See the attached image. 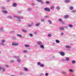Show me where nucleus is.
<instances>
[{
    "mask_svg": "<svg viewBox=\"0 0 76 76\" xmlns=\"http://www.w3.org/2000/svg\"><path fill=\"white\" fill-rule=\"evenodd\" d=\"M14 18H16V19L17 22H20V21H21L20 19L22 18V17L16 15L14 16Z\"/></svg>",
    "mask_w": 76,
    "mask_h": 76,
    "instance_id": "nucleus-1",
    "label": "nucleus"
},
{
    "mask_svg": "<svg viewBox=\"0 0 76 76\" xmlns=\"http://www.w3.org/2000/svg\"><path fill=\"white\" fill-rule=\"evenodd\" d=\"M37 66H39L41 67H44V64H41V63L40 62H37Z\"/></svg>",
    "mask_w": 76,
    "mask_h": 76,
    "instance_id": "nucleus-2",
    "label": "nucleus"
},
{
    "mask_svg": "<svg viewBox=\"0 0 76 76\" xmlns=\"http://www.w3.org/2000/svg\"><path fill=\"white\" fill-rule=\"evenodd\" d=\"M12 45L14 46H18L19 43L15 42H12Z\"/></svg>",
    "mask_w": 76,
    "mask_h": 76,
    "instance_id": "nucleus-3",
    "label": "nucleus"
},
{
    "mask_svg": "<svg viewBox=\"0 0 76 76\" xmlns=\"http://www.w3.org/2000/svg\"><path fill=\"white\" fill-rule=\"evenodd\" d=\"M1 42L2 43H1V45L2 46H4L5 44L4 43V42H5V40L3 39H2L1 40Z\"/></svg>",
    "mask_w": 76,
    "mask_h": 76,
    "instance_id": "nucleus-4",
    "label": "nucleus"
},
{
    "mask_svg": "<svg viewBox=\"0 0 76 76\" xmlns=\"http://www.w3.org/2000/svg\"><path fill=\"white\" fill-rule=\"evenodd\" d=\"M45 11H46L47 12H50V9L48 7H46L44 8V9Z\"/></svg>",
    "mask_w": 76,
    "mask_h": 76,
    "instance_id": "nucleus-5",
    "label": "nucleus"
},
{
    "mask_svg": "<svg viewBox=\"0 0 76 76\" xmlns=\"http://www.w3.org/2000/svg\"><path fill=\"white\" fill-rule=\"evenodd\" d=\"M58 21L61 23V24H64L65 23L62 20L61 18L58 19Z\"/></svg>",
    "mask_w": 76,
    "mask_h": 76,
    "instance_id": "nucleus-6",
    "label": "nucleus"
},
{
    "mask_svg": "<svg viewBox=\"0 0 76 76\" xmlns=\"http://www.w3.org/2000/svg\"><path fill=\"white\" fill-rule=\"evenodd\" d=\"M38 3H41L42 4H44V2L42 1V0H36Z\"/></svg>",
    "mask_w": 76,
    "mask_h": 76,
    "instance_id": "nucleus-7",
    "label": "nucleus"
},
{
    "mask_svg": "<svg viewBox=\"0 0 76 76\" xmlns=\"http://www.w3.org/2000/svg\"><path fill=\"white\" fill-rule=\"evenodd\" d=\"M59 54L61 56H64V55H65V53H64L63 52H59Z\"/></svg>",
    "mask_w": 76,
    "mask_h": 76,
    "instance_id": "nucleus-8",
    "label": "nucleus"
},
{
    "mask_svg": "<svg viewBox=\"0 0 76 76\" xmlns=\"http://www.w3.org/2000/svg\"><path fill=\"white\" fill-rule=\"evenodd\" d=\"M64 28H67V27L65 26V27H60L59 28V29L60 31H63V30H64Z\"/></svg>",
    "mask_w": 76,
    "mask_h": 76,
    "instance_id": "nucleus-9",
    "label": "nucleus"
},
{
    "mask_svg": "<svg viewBox=\"0 0 76 76\" xmlns=\"http://www.w3.org/2000/svg\"><path fill=\"white\" fill-rule=\"evenodd\" d=\"M37 44L40 46V45H41L42 44V42L41 41H39L37 42Z\"/></svg>",
    "mask_w": 76,
    "mask_h": 76,
    "instance_id": "nucleus-10",
    "label": "nucleus"
},
{
    "mask_svg": "<svg viewBox=\"0 0 76 76\" xmlns=\"http://www.w3.org/2000/svg\"><path fill=\"white\" fill-rule=\"evenodd\" d=\"M16 59H17V61L18 63H20V61H21L19 57H16Z\"/></svg>",
    "mask_w": 76,
    "mask_h": 76,
    "instance_id": "nucleus-11",
    "label": "nucleus"
},
{
    "mask_svg": "<svg viewBox=\"0 0 76 76\" xmlns=\"http://www.w3.org/2000/svg\"><path fill=\"white\" fill-rule=\"evenodd\" d=\"M40 26V23H37L35 24V26L37 27H38Z\"/></svg>",
    "mask_w": 76,
    "mask_h": 76,
    "instance_id": "nucleus-12",
    "label": "nucleus"
},
{
    "mask_svg": "<svg viewBox=\"0 0 76 76\" xmlns=\"http://www.w3.org/2000/svg\"><path fill=\"white\" fill-rule=\"evenodd\" d=\"M63 61H69V58L66 57V59H62Z\"/></svg>",
    "mask_w": 76,
    "mask_h": 76,
    "instance_id": "nucleus-13",
    "label": "nucleus"
},
{
    "mask_svg": "<svg viewBox=\"0 0 76 76\" xmlns=\"http://www.w3.org/2000/svg\"><path fill=\"white\" fill-rule=\"evenodd\" d=\"M1 69H2V71L3 72L5 71V69L4 68H3V67H2L1 66H0V71L1 70Z\"/></svg>",
    "mask_w": 76,
    "mask_h": 76,
    "instance_id": "nucleus-14",
    "label": "nucleus"
},
{
    "mask_svg": "<svg viewBox=\"0 0 76 76\" xmlns=\"http://www.w3.org/2000/svg\"><path fill=\"white\" fill-rule=\"evenodd\" d=\"M39 47L41 48V49H44V45H41L39 46Z\"/></svg>",
    "mask_w": 76,
    "mask_h": 76,
    "instance_id": "nucleus-15",
    "label": "nucleus"
},
{
    "mask_svg": "<svg viewBox=\"0 0 76 76\" xmlns=\"http://www.w3.org/2000/svg\"><path fill=\"white\" fill-rule=\"evenodd\" d=\"M22 32L24 33H26V32H27V30L25 29H22Z\"/></svg>",
    "mask_w": 76,
    "mask_h": 76,
    "instance_id": "nucleus-16",
    "label": "nucleus"
},
{
    "mask_svg": "<svg viewBox=\"0 0 76 76\" xmlns=\"http://www.w3.org/2000/svg\"><path fill=\"white\" fill-rule=\"evenodd\" d=\"M48 22L50 25H52V24H53L52 21H51V20H48Z\"/></svg>",
    "mask_w": 76,
    "mask_h": 76,
    "instance_id": "nucleus-17",
    "label": "nucleus"
},
{
    "mask_svg": "<svg viewBox=\"0 0 76 76\" xmlns=\"http://www.w3.org/2000/svg\"><path fill=\"white\" fill-rule=\"evenodd\" d=\"M2 12H3V13H6V14H7V13H8V11L6 10H2Z\"/></svg>",
    "mask_w": 76,
    "mask_h": 76,
    "instance_id": "nucleus-18",
    "label": "nucleus"
},
{
    "mask_svg": "<svg viewBox=\"0 0 76 76\" xmlns=\"http://www.w3.org/2000/svg\"><path fill=\"white\" fill-rule=\"evenodd\" d=\"M65 3H70V0H65Z\"/></svg>",
    "mask_w": 76,
    "mask_h": 76,
    "instance_id": "nucleus-19",
    "label": "nucleus"
},
{
    "mask_svg": "<svg viewBox=\"0 0 76 76\" xmlns=\"http://www.w3.org/2000/svg\"><path fill=\"white\" fill-rule=\"evenodd\" d=\"M54 9V7L53 6H52L50 7V9H51V10H53Z\"/></svg>",
    "mask_w": 76,
    "mask_h": 76,
    "instance_id": "nucleus-20",
    "label": "nucleus"
},
{
    "mask_svg": "<svg viewBox=\"0 0 76 76\" xmlns=\"http://www.w3.org/2000/svg\"><path fill=\"white\" fill-rule=\"evenodd\" d=\"M69 17V16L68 15H66L64 16V18L65 19H67Z\"/></svg>",
    "mask_w": 76,
    "mask_h": 76,
    "instance_id": "nucleus-21",
    "label": "nucleus"
},
{
    "mask_svg": "<svg viewBox=\"0 0 76 76\" xmlns=\"http://www.w3.org/2000/svg\"><path fill=\"white\" fill-rule=\"evenodd\" d=\"M68 26L69 27V28H73V26L71 24H68Z\"/></svg>",
    "mask_w": 76,
    "mask_h": 76,
    "instance_id": "nucleus-22",
    "label": "nucleus"
},
{
    "mask_svg": "<svg viewBox=\"0 0 76 76\" xmlns=\"http://www.w3.org/2000/svg\"><path fill=\"white\" fill-rule=\"evenodd\" d=\"M56 8L57 10H59L60 9V7L58 6H57L56 7Z\"/></svg>",
    "mask_w": 76,
    "mask_h": 76,
    "instance_id": "nucleus-23",
    "label": "nucleus"
},
{
    "mask_svg": "<svg viewBox=\"0 0 76 76\" xmlns=\"http://www.w3.org/2000/svg\"><path fill=\"white\" fill-rule=\"evenodd\" d=\"M12 6L13 7H16V6H17V4H16V3H14L13 4Z\"/></svg>",
    "mask_w": 76,
    "mask_h": 76,
    "instance_id": "nucleus-24",
    "label": "nucleus"
},
{
    "mask_svg": "<svg viewBox=\"0 0 76 76\" xmlns=\"http://www.w3.org/2000/svg\"><path fill=\"white\" fill-rule=\"evenodd\" d=\"M71 12L72 13H75L76 12V11L75 10H72L71 11Z\"/></svg>",
    "mask_w": 76,
    "mask_h": 76,
    "instance_id": "nucleus-25",
    "label": "nucleus"
},
{
    "mask_svg": "<svg viewBox=\"0 0 76 76\" xmlns=\"http://www.w3.org/2000/svg\"><path fill=\"white\" fill-rule=\"evenodd\" d=\"M65 47L66 48H70V46L66 45L65 46Z\"/></svg>",
    "mask_w": 76,
    "mask_h": 76,
    "instance_id": "nucleus-26",
    "label": "nucleus"
},
{
    "mask_svg": "<svg viewBox=\"0 0 76 76\" xmlns=\"http://www.w3.org/2000/svg\"><path fill=\"white\" fill-rule=\"evenodd\" d=\"M24 69L26 72H27V71H28V69L26 68H24Z\"/></svg>",
    "mask_w": 76,
    "mask_h": 76,
    "instance_id": "nucleus-27",
    "label": "nucleus"
},
{
    "mask_svg": "<svg viewBox=\"0 0 76 76\" xmlns=\"http://www.w3.org/2000/svg\"><path fill=\"white\" fill-rule=\"evenodd\" d=\"M69 9L70 10H72L73 9V6H71L69 7Z\"/></svg>",
    "mask_w": 76,
    "mask_h": 76,
    "instance_id": "nucleus-28",
    "label": "nucleus"
},
{
    "mask_svg": "<svg viewBox=\"0 0 76 76\" xmlns=\"http://www.w3.org/2000/svg\"><path fill=\"white\" fill-rule=\"evenodd\" d=\"M23 53H28V51L24 50L23 51Z\"/></svg>",
    "mask_w": 76,
    "mask_h": 76,
    "instance_id": "nucleus-29",
    "label": "nucleus"
},
{
    "mask_svg": "<svg viewBox=\"0 0 76 76\" xmlns=\"http://www.w3.org/2000/svg\"><path fill=\"white\" fill-rule=\"evenodd\" d=\"M24 46L25 47H29V45H25Z\"/></svg>",
    "mask_w": 76,
    "mask_h": 76,
    "instance_id": "nucleus-30",
    "label": "nucleus"
},
{
    "mask_svg": "<svg viewBox=\"0 0 76 76\" xmlns=\"http://www.w3.org/2000/svg\"><path fill=\"white\" fill-rule=\"evenodd\" d=\"M29 35L31 37H32L33 36V34L31 33H29Z\"/></svg>",
    "mask_w": 76,
    "mask_h": 76,
    "instance_id": "nucleus-31",
    "label": "nucleus"
},
{
    "mask_svg": "<svg viewBox=\"0 0 76 76\" xmlns=\"http://www.w3.org/2000/svg\"><path fill=\"white\" fill-rule=\"evenodd\" d=\"M17 36H18V37H20V38H22V35L19 34H17Z\"/></svg>",
    "mask_w": 76,
    "mask_h": 76,
    "instance_id": "nucleus-32",
    "label": "nucleus"
},
{
    "mask_svg": "<svg viewBox=\"0 0 76 76\" xmlns=\"http://www.w3.org/2000/svg\"><path fill=\"white\" fill-rule=\"evenodd\" d=\"M28 11H31L32 10V8H29L28 9Z\"/></svg>",
    "mask_w": 76,
    "mask_h": 76,
    "instance_id": "nucleus-33",
    "label": "nucleus"
},
{
    "mask_svg": "<svg viewBox=\"0 0 76 76\" xmlns=\"http://www.w3.org/2000/svg\"><path fill=\"white\" fill-rule=\"evenodd\" d=\"M56 43H60V41H59L58 40H56Z\"/></svg>",
    "mask_w": 76,
    "mask_h": 76,
    "instance_id": "nucleus-34",
    "label": "nucleus"
},
{
    "mask_svg": "<svg viewBox=\"0 0 76 76\" xmlns=\"http://www.w3.org/2000/svg\"><path fill=\"white\" fill-rule=\"evenodd\" d=\"M12 38L13 40H16V38L15 37H12Z\"/></svg>",
    "mask_w": 76,
    "mask_h": 76,
    "instance_id": "nucleus-35",
    "label": "nucleus"
},
{
    "mask_svg": "<svg viewBox=\"0 0 76 76\" xmlns=\"http://www.w3.org/2000/svg\"><path fill=\"white\" fill-rule=\"evenodd\" d=\"M72 64H75V63H76V61H75L73 60L72 61Z\"/></svg>",
    "mask_w": 76,
    "mask_h": 76,
    "instance_id": "nucleus-36",
    "label": "nucleus"
},
{
    "mask_svg": "<svg viewBox=\"0 0 76 76\" xmlns=\"http://www.w3.org/2000/svg\"><path fill=\"white\" fill-rule=\"evenodd\" d=\"M52 35L51 34H49L48 35V37H51Z\"/></svg>",
    "mask_w": 76,
    "mask_h": 76,
    "instance_id": "nucleus-37",
    "label": "nucleus"
},
{
    "mask_svg": "<svg viewBox=\"0 0 76 76\" xmlns=\"http://www.w3.org/2000/svg\"><path fill=\"white\" fill-rule=\"evenodd\" d=\"M45 75V76H48L49 74L48 73H46Z\"/></svg>",
    "mask_w": 76,
    "mask_h": 76,
    "instance_id": "nucleus-38",
    "label": "nucleus"
},
{
    "mask_svg": "<svg viewBox=\"0 0 76 76\" xmlns=\"http://www.w3.org/2000/svg\"><path fill=\"white\" fill-rule=\"evenodd\" d=\"M8 18L9 19H12V16H8Z\"/></svg>",
    "mask_w": 76,
    "mask_h": 76,
    "instance_id": "nucleus-39",
    "label": "nucleus"
},
{
    "mask_svg": "<svg viewBox=\"0 0 76 76\" xmlns=\"http://www.w3.org/2000/svg\"><path fill=\"white\" fill-rule=\"evenodd\" d=\"M62 73L63 74H64V75H66V72H62Z\"/></svg>",
    "mask_w": 76,
    "mask_h": 76,
    "instance_id": "nucleus-40",
    "label": "nucleus"
},
{
    "mask_svg": "<svg viewBox=\"0 0 76 76\" xmlns=\"http://www.w3.org/2000/svg\"><path fill=\"white\" fill-rule=\"evenodd\" d=\"M5 66L6 67H7V68H8L9 67V66L8 65H5Z\"/></svg>",
    "mask_w": 76,
    "mask_h": 76,
    "instance_id": "nucleus-41",
    "label": "nucleus"
},
{
    "mask_svg": "<svg viewBox=\"0 0 76 76\" xmlns=\"http://www.w3.org/2000/svg\"><path fill=\"white\" fill-rule=\"evenodd\" d=\"M2 9L3 10H5V7H2Z\"/></svg>",
    "mask_w": 76,
    "mask_h": 76,
    "instance_id": "nucleus-42",
    "label": "nucleus"
},
{
    "mask_svg": "<svg viewBox=\"0 0 76 76\" xmlns=\"http://www.w3.org/2000/svg\"><path fill=\"white\" fill-rule=\"evenodd\" d=\"M69 71L70 72H73V70L72 69H69Z\"/></svg>",
    "mask_w": 76,
    "mask_h": 76,
    "instance_id": "nucleus-43",
    "label": "nucleus"
},
{
    "mask_svg": "<svg viewBox=\"0 0 76 76\" xmlns=\"http://www.w3.org/2000/svg\"><path fill=\"white\" fill-rule=\"evenodd\" d=\"M41 22H44V21H45V20H44V19H41Z\"/></svg>",
    "mask_w": 76,
    "mask_h": 76,
    "instance_id": "nucleus-44",
    "label": "nucleus"
},
{
    "mask_svg": "<svg viewBox=\"0 0 76 76\" xmlns=\"http://www.w3.org/2000/svg\"><path fill=\"white\" fill-rule=\"evenodd\" d=\"M14 33V31H10V33L11 34H13V33Z\"/></svg>",
    "mask_w": 76,
    "mask_h": 76,
    "instance_id": "nucleus-45",
    "label": "nucleus"
},
{
    "mask_svg": "<svg viewBox=\"0 0 76 76\" xmlns=\"http://www.w3.org/2000/svg\"><path fill=\"white\" fill-rule=\"evenodd\" d=\"M40 75L42 76H44V74L42 73H41Z\"/></svg>",
    "mask_w": 76,
    "mask_h": 76,
    "instance_id": "nucleus-46",
    "label": "nucleus"
},
{
    "mask_svg": "<svg viewBox=\"0 0 76 76\" xmlns=\"http://www.w3.org/2000/svg\"><path fill=\"white\" fill-rule=\"evenodd\" d=\"M15 61L14 60H12L10 61V62L11 63H13V62H14Z\"/></svg>",
    "mask_w": 76,
    "mask_h": 76,
    "instance_id": "nucleus-47",
    "label": "nucleus"
},
{
    "mask_svg": "<svg viewBox=\"0 0 76 76\" xmlns=\"http://www.w3.org/2000/svg\"><path fill=\"white\" fill-rule=\"evenodd\" d=\"M61 36H63L64 35V33H62L61 34Z\"/></svg>",
    "mask_w": 76,
    "mask_h": 76,
    "instance_id": "nucleus-48",
    "label": "nucleus"
},
{
    "mask_svg": "<svg viewBox=\"0 0 76 76\" xmlns=\"http://www.w3.org/2000/svg\"><path fill=\"white\" fill-rule=\"evenodd\" d=\"M3 31V29H2V28H0V31Z\"/></svg>",
    "mask_w": 76,
    "mask_h": 76,
    "instance_id": "nucleus-49",
    "label": "nucleus"
},
{
    "mask_svg": "<svg viewBox=\"0 0 76 76\" xmlns=\"http://www.w3.org/2000/svg\"><path fill=\"white\" fill-rule=\"evenodd\" d=\"M10 1H11V0H7V2H10Z\"/></svg>",
    "mask_w": 76,
    "mask_h": 76,
    "instance_id": "nucleus-50",
    "label": "nucleus"
},
{
    "mask_svg": "<svg viewBox=\"0 0 76 76\" xmlns=\"http://www.w3.org/2000/svg\"><path fill=\"white\" fill-rule=\"evenodd\" d=\"M46 3L47 4H48L50 2L49 1H47L46 2Z\"/></svg>",
    "mask_w": 76,
    "mask_h": 76,
    "instance_id": "nucleus-51",
    "label": "nucleus"
},
{
    "mask_svg": "<svg viewBox=\"0 0 76 76\" xmlns=\"http://www.w3.org/2000/svg\"><path fill=\"white\" fill-rule=\"evenodd\" d=\"M44 18H48V16H44Z\"/></svg>",
    "mask_w": 76,
    "mask_h": 76,
    "instance_id": "nucleus-52",
    "label": "nucleus"
},
{
    "mask_svg": "<svg viewBox=\"0 0 76 76\" xmlns=\"http://www.w3.org/2000/svg\"><path fill=\"white\" fill-rule=\"evenodd\" d=\"M28 26H32V25L31 24H28Z\"/></svg>",
    "mask_w": 76,
    "mask_h": 76,
    "instance_id": "nucleus-53",
    "label": "nucleus"
},
{
    "mask_svg": "<svg viewBox=\"0 0 76 76\" xmlns=\"http://www.w3.org/2000/svg\"><path fill=\"white\" fill-rule=\"evenodd\" d=\"M34 34H35L36 35H37V32H34Z\"/></svg>",
    "mask_w": 76,
    "mask_h": 76,
    "instance_id": "nucleus-54",
    "label": "nucleus"
},
{
    "mask_svg": "<svg viewBox=\"0 0 76 76\" xmlns=\"http://www.w3.org/2000/svg\"><path fill=\"white\" fill-rule=\"evenodd\" d=\"M31 24H32V25H34V23L33 22H32L31 23Z\"/></svg>",
    "mask_w": 76,
    "mask_h": 76,
    "instance_id": "nucleus-55",
    "label": "nucleus"
},
{
    "mask_svg": "<svg viewBox=\"0 0 76 76\" xmlns=\"http://www.w3.org/2000/svg\"><path fill=\"white\" fill-rule=\"evenodd\" d=\"M55 58H56L55 57H52V59H55Z\"/></svg>",
    "mask_w": 76,
    "mask_h": 76,
    "instance_id": "nucleus-56",
    "label": "nucleus"
},
{
    "mask_svg": "<svg viewBox=\"0 0 76 76\" xmlns=\"http://www.w3.org/2000/svg\"><path fill=\"white\" fill-rule=\"evenodd\" d=\"M28 49L29 50H31V48H28Z\"/></svg>",
    "mask_w": 76,
    "mask_h": 76,
    "instance_id": "nucleus-57",
    "label": "nucleus"
},
{
    "mask_svg": "<svg viewBox=\"0 0 76 76\" xmlns=\"http://www.w3.org/2000/svg\"><path fill=\"white\" fill-rule=\"evenodd\" d=\"M13 57H16V56H13Z\"/></svg>",
    "mask_w": 76,
    "mask_h": 76,
    "instance_id": "nucleus-58",
    "label": "nucleus"
},
{
    "mask_svg": "<svg viewBox=\"0 0 76 76\" xmlns=\"http://www.w3.org/2000/svg\"><path fill=\"white\" fill-rule=\"evenodd\" d=\"M32 5H35V4L34 3H32Z\"/></svg>",
    "mask_w": 76,
    "mask_h": 76,
    "instance_id": "nucleus-59",
    "label": "nucleus"
},
{
    "mask_svg": "<svg viewBox=\"0 0 76 76\" xmlns=\"http://www.w3.org/2000/svg\"><path fill=\"white\" fill-rule=\"evenodd\" d=\"M27 57V56H26V55L24 56V57Z\"/></svg>",
    "mask_w": 76,
    "mask_h": 76,
    "instance_id": "nucleus-60",
    "label": "nucleus"
},
{
    "mask_svg": "<svg viewBox=\"0 0 76 76\" xmlns=\"http://www.w3.org/2000/svg\"><path fill=\"white\" fill-rule=\"evenodd\" d=\"M73 37H76V35H73Z\"/></svg>",
    "mask_w": 76,
    "mask_h": 76,
    "instance_id": "nucleus-61",
    "label": "nucleus"
},
{
    "mask_svg": "<svg viewBox=\"0 0 76 76\" xmlns=\"http://www.w3.org/2000/svg\"><path fill=\"white\" fill-rule=\"evenodd\" d=\"M1 53V51H0V54Z\"/></svg>",
    "mask_w": 76,
    "mask_h": 76,
    "instance_id": "nucleus-62",
    "label": "nucleus"
},
{
    "mask_svg": "<svg viewBox=\"0 0 76 76\" xmlns=\"http://www.w3.org/2000/svg\"><path fill=\"white\" fill-rule=\"evenodd\" d=\"M21 74V75H22V74Z\"/></svg>",
    "mask_w": 76,
    "mask_h": 76,
    "instance_id": "nucleus-63",
    "label": "nucleus"
}]
</instances>
